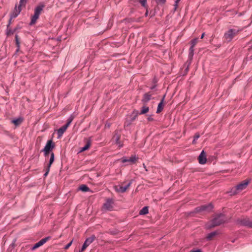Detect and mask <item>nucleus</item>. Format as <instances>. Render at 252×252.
Here are the masks:
<instances>
[{
	"mask_svg": "<svg viewBox=\"0 0 252 252\" xmlns=\"http://www.w3.org/2000/svg\"><path fill=\"white\" fill-rule=\"evenodd\" d=\"M146 0H139L140 3L141 4V5L143 6H145V4L146 3Z\"/></svg>",
	"mask_w": 252,
	"mask_h": 252,
	"instance_id": "32",
	"label": "nucleus"
},
{
	"mask_svg": "<svg viewBox=\"0 0 252 252\" xmlns=\"http://www.w3.org/2000/svg\"><path fill=\"white\" fill-rule=\"evenodd\" d=\"M198 162L200 164H203L206 162V157L205 153L204 151H202L199 155L198 158Z\"/></svg>",
	"mask_w": 252,
	"mask_h": 252,
	"instance_id": "12",
	"label": "nucleus"
},
{
	"mask_svg": "<svg viewBox=\"0 0 252 252\" xmlns=\"http://www.w3.org/2000/svg\"><path fill=\"white\" fill-rule=\"evenodd\" d=\"M225 221V218L223 214H220L217 215L211 222L208 223L206 225V227L207 229H210L219 225Z\"/></svg>",
	"mask_w": 252,
	"mask_h": 252,
	"instance_id": "1",
	"label": "nucleus"
},
{
	"mask_svg": "<svg viewBox=\"0 0 252 252\" xmlns=\"http://www.w3.org/2000/svg\"><path fill=\"white\" fill-rule=\"evenodd\" d=\"M13 31H12L10 29H8L7 30V32H6V34L9 36V35H10L11 34H13Z\"/></svg>",
	"mask_w": 252,
	"mask_h": 252,
	"instance_id": "31",
	"label": "nucleus"
},
{
	"mask_svg": "<svg viewBox=\"0 0 252 252\" xmlns=\"http://www.w3.org/2000/svg\"><path fill=\"white\" fill-rule=\"evenodd\" d=\"M132 181H130L128 184H125L123 183L121 186L115 187V189L117 192L124 193L126 191L127 189L131 184Z\"/></svg>",
	"mask_w": 252,
	"mask_h": 252,
	"instance_id": "6",
	"label": "nucleus"
},
{
	"mask_svg": "<svg viewBox=\"0 0 252 252\" xmlns=\"http://www.w3.org/2000/svg\"><path fill=\"white\" fill-rule=\"evenodd\" d=\"M137 158L135 157H131L128 158H123L121 159V161L123 163L129 162V164H132L135 163L137 161Z\"/></svg>",
	"mask_w": 252,
	"mask_h": 252,
	"instance_id": "11",
	"label": "nucleus"
},
{
	"mask_svg": "<svg viewBox=\"0 0 252 252\" xmlns=\"http://www.w3.org/2000/svg\"><path fill=\"white\" fill-rule=\"evenodd\" d=\"M21 7L22 6H20V5L18 6V8L17 7L16 5L15 6L14 11H13L12 15V18H16L18 15L21 11Z\"/></svg>",
	"mask_w": 252,
	"mask_h": 252,
	"instance_id": "18",
	"label": "nucleus"
},
{
	"mask_svg": "<svg viewBox=\"0 0 252 252\" xmlns=\"http://www.w3.org/2000/svg\"><path fill=\"white\" fill-rule=\"evenodd\" d=\"M50 167H49L48 166L47 167V169H46V172L44 174L45 176H47V175L48 174V173L50 171Z\"/></svg>",
	"mask_w": 252,
	"mask_h": 252,
	"instance_id": "35",
	"label": "nucleus"
},
{
	"mask_svg": "<svg viewBox=\"0 0 252 252\" xmlns=\"http://www.w3.org/2000/svg\"><path fill=\"white\" fill-rule=\"evenodd\" d=\"M147 119L149 121H151L153 120V119L151 117H148Z\"/></svg>",
	"mask_w": 252,
	"mask_h": 252,
	"instance_id": "39",
	"label": "nucleus"
},
{
	"mask_svg": "<svg viewBox=\"0 0 252 252\" xmlns=\"http://www.w3.org/2000/svg\"><path fill=\"white\" fill-rule=\"evenodd\" d=\"M204 34H205V33H203L202 34V35H201V39H202V38H203L204 37Z\"/></svg>",
	"mask_w": 252,
	"mask_h": 252,
	"instance_id": "41",
	"label": "nucleus"
},
{
	"mask_svg": "<svg viewBox=\"0 0 252 252\" xmlns=\"http://www.w3.org/2000/svg\"><path fill=\"white\" fill-rule=\"evenodd\" d=\"M49 237H46L45 238H43L41 239L40 241H39L38 242L36 243L34 246L32 247V250H34L38 248L41 247L43 244H44L48 240L50 239Z\"/></svg>",
	"mask_w": 252,
	"mask_h": 252,
	"instance_id": "10",
	"label": "nucleus"
},
{
	"mask_svg": "<svg viewBox=\"0 0 252 252\" xmlns=\"http://www.w3.org/2000/svg\"><path fill=\"white\" fill-rule=\"evenodd\" d=\"M249 182L245 180L243 181L241 183L238 185L237 186L231 189V195H235L246 189L249 184Z\"/></svg>",
	"mask_w": 252,
	"mask_h": 252,
	"instance_id": "4",
	"label": "nucleus"
},
{
	"mask_svg": "<svg viewBox=\"0 0 252 252\" xmlns=\"http://www.w3.org/2000/svg\"><path fill=\"white\" fill-rule=\"evenodd\" d=\"M158 3H164L166 1V0H158Z\"/></svg>",
	"mask_w": 252,
	"mask_h": 252,
	"instance_id": "36",
	"label": "nucleus"
},
{
	"mask_svg": "<svg viewBox=\"0 0 252 252\" xmlns=\"http://www.w3.org/2000/svg\"><path fill=\"white\" fill-rule=\"evenodd\" d=\"M15 41H16V43L17 46L18 47H19V44H20V42L19 41L18 37L17 35H15Z\"/></svg>",
	"mask_w": 252,
	"mask_h": 252,
	"instance_id": "33",
	"label": "nucleus"
},
{
	"mask_svg": "<svg viewBox=\"0 0 252 252\" xmlns=\"http://www.w3.org/2000/svg\"><path fill=\"white\" fill-rule=\"evenodd\" d=\"M79 189L83 192H87L89 190V188L85 185H81Z\"/></svg>",
	"mask_w": 252,
	"mask_h": 252,
	"instance_id": "24",
	"label": "nucleus"
},
{
	"mask_svg": "<svg viewBox=\"0 0 252 252\" xmlns=\"http://www.w3.org/2000/svg\"><path fill=\"white\" fill-rule=\"evenodd\" d=\"M95 237L94 235L91 236L90 237L87 238L84 243L85 244L87 245L88 247L93 242V241L95 240Z\"/></svg>",
	"mask_w": 252,
	"mask_h": 252,
	"instance_id": "19",
	"label": "nucleus"
},
{
	"mask_svg": "<svg viewBox=\"0 0 252 252\" xmlns=\"http://www.w3.org/2000/svg\"><path fill=\"white\" fill-rule=\"evenodd\" d=\"M85 145L83 147L80 148V151H79L80 153L84 152V151L88 150L91 145V140L90 139H86L85 140Z\"/></svg>",
	"mask_w": 252,
	"mask_h": 252,
	"instance_id": "13",
	"label": "nucleus"
},
{
	"mask_svg": "<svg viewBox=\"0 0 252 252\" xmlns=\"http://www.w3.org/2000/svg\"><path fill=\"white\" fill-rule=\"evenodd\" d=\"M152 94L150 92L145 94L142 99V101L143 102V103L145 104L149 100H150L152 97Z\"/></svg>",
	"mask_w": 252,
	"mask_h": 252,
	"instance_id": "15",
	"label": "nucleus"
},
{
	"mask_svg": "<svg viewBox=\"0 0 252 252\" xmlns=\"http://www.w3.org/2000/svg\"><path fill=\"white\" fill-rule=\"evenodd\" d=\"M148 213V207H143L139 212L140 215H146Z\"/></svg>",
	"mask_w": 252,
	"mask_h": 252,
	"instance_id": "25",
	"label": "nucleus"
},
{
	"mask_svg": "<svg viewBox=\"0 0 252 252\" xmlns=\"http://www.w3.org/2000/svg\"><path fill=\"white\" fill-rule=\"evenodd\" d=\"M67 127H68L64 125L62 126L61 128H60L59 129H58L57 134L58 138H61L62 137L63 133L66 131Z\"/></svg>",
	"mask_w": 252,
	"mask_h": 252,
	"instance_id": "14",
	"label": "nucleus"
},
{
	"mask_svg": "<svg viewBox=\"0 0 252 252\" xmlns=\"http://www.w3.org/2000/svg\"><path fill=\"white\" fill-rule=\"evenodd\" d=\"M54 161V154L53 153H52L51 154L49 163L48 165V166L49 167H51V166L52 164L53 163Z\"/></svg>",
	"mask_w": 252,
	"mask_h": 252,
	"instance_id": "26",
	"label": "nucleus"
},
{
	"mask_svg": "<svg viewBox=\"0 0 252 252\" xmlns=\"http://www.w3.org/2000/svg\"><path fill=\"white\" fill-rule=\"evenodd\" d=\"M149 110V107L147 106L145 104H144L143 106L141 109V111L139 113V115H143L147 113Z\"/></svg>",
	"mask_w": 252,
	"mask_h": 252,
	"instance_id": "20",
	"label": "nucleus"
},
{
	"mask_svg": "<svg viewBox=\"0 0 252 252\" xmlns=\"http://www.w3.org/2000/svg\"><path fill=\"white\" fill-rule=\"evenodd\" d=\"M72 243V240L65 246V247H64V249L67 250L70 247Z\"/></svg>",
	"mask_w": 252,
	"mask_h": 252,
	"instance_id": "34",
	"label": "nucleus"
},
{
	"mask_svg": "<svg viewBox=\"0 0 252 252\" xmlns=\"http://www.w3.org/2000/svg\"><path fill=\"white\" fill-rule=\"evenodd\" d=\"M73 119V117L71 116L67 120V123L65 125V126H66L68 127L70 125V124H71V123L72 122V120Z\"/></svg>",
	"mask_w": 252,
	"mask_h": 252,
	"instance_id": "28",
	"label": "nucleus"
},
{
	"mask_svg": "<svg viewBox=\"0 0 252 252\" xmlns=\"http://www.w3.org/2000/svg\"><path fill=\"white\" fill-rule=\"evenodd\" d=\"M198 42V38H196L193 39L190 41L191 46L189 49V58H192L193 56V52H194V47L196 45V44Z\"/></svg>",
	"mask_w": 252,
	"mask_h": 252,
	"instance_id": "9",
	"label": "nucleus"
},
{
	"mask_svg": "<svg viewBox=\"0 0 252 252\" xmlns=\"http://www.w3.org/2000/svg\"><path fill=\"white\" fill-rule=\"evenodd\" d=\"M163 100L164 98L161 100V101L159 103L158 106V108L157 110V113H159L163 109Z\"/></svg>",
	"mask_w": 252,
	"mask_h": 252,
	"instance_id": "21",
	"label": "nucleus"
},
{
	"mask_svg": "<svg viewBox=\"0 0 252 252\" xmlns=\"http://www.w3.org/2000/svg\"><path fill=\"white\" fill-rule=\"evenodd\" d=\"M138 112L135 113L134 112H133L132 115L130 116L129 118H128L126 120V123H127V125H130L131 122H132L136 119V117L138 116Z\"/></svg>",
	"mask_w": 252,
	"mask_h": 252,
	"instance_id": "16",
	"label": "nucleus"
},
{
	"mask_svg": "<svg viewBox=\"0 0 252 252\" xmlns=\"http://www.w3.org/2000/svg\"><path fill=\"white\" fill-rule=\"evenodd\" d=\"M199 137V134H195L194 135V139L193 140V142L195 140V139H198Z\"/></svg>",
	"mask_w": 252,
	"mask_h": 252,
	"instance_id": "37",
	"label": "nucleus"
},
{
	"mask_svg": "<svg viewBox=\"0 0 252 252\" xmlns=\"http://www.w3.org/2000/svg\"><path fill=\"white\" fill-rule=\"evenodd\" d=\"M120 136L119 134L116 133L115 135L113 136V140L115 141L117 144H120Z\"/></svg>",
	"mask_w": 252,
	"mask_h": 252,
	"instance_id": "23",
	"label": "nucleus"
},
{
	"mask_svg": "<svg viewBox=\"0 0 252 252\" xmlns=\"http://www.w3.org/2000/svg\"><path fill=\"white\" fill-rule=\"evenodd\" d=\"M147 15H148V11H146V13H145V15H146V16H147Z\"/></svg>",
	"mask_w": 252,
	"mask_h": 252,
	"instance_id": "42",
	"label": "nucleus"
},
{
	"mask_svg": "<svg viewBox=\"0 0 252 252\" xmlns=\"http://www.w3.org/2000/svg\"><path fill=\"white\" fill-rule=\"evenodd\" d=\"M45 7V5L43 4H40L34 9V14L32 17L30 25H32L34 24L37 20L38 19L39 15L42 12L43 8Z\"/></svg>",
	"mask_w": 252,
	"mask_h": 252,
	"instance_id": "2",
	"label": "nucleus"
},
{
	"mask_svg": "<svg viewBox=\"0 0 252 252\" xmlns=\"http://www.w3.org/2000/svg\"><path fill=\"white\" fill-rule=\"evenodd\" d=\"M114 201L112 199L108 198L103 206V209L107 211H112L114 208Z\"/></svg>",
	"mask_w": 252,
	"mask_h": 252,
	"instance_id": "5",
	"label": "nucleus"
},
{
	"mask_svg": "<svg viewBox=\"0 0 252 252\" xmlns=\"http://www.w3.org/2000/svg\"><path fill=\"white\" fill-rule=\"evenodd\" d=\"M23 122V119L21 118L13 120L11 122L13 124L16 126H19Z\"/></svg>",
	"mask_w": 252,
	"mask_h": 252,
	"instance_id": "22",
	"label": "nucleus"
},
{
	"mask_svg": "<svg viewBox=\"0 0 252 252\" xmlns=\"http://www.w3.org/2000/svg\"><path fill=\"white\" fill-rule=\"evenodd\" d=\"M217 234L216 232H213L209 234L206 237V238L208 240H211L212 238H213L214 236H215Z\"/></svg>",
	"mask_w": 252,
	"mask_h": 252,
	"instance_id": "27",
	"label": "nucleus"
},
{
	"mask_svg": "<svg viewBox=\"0 0 252 252\" xmlns=\"http://www.w3.org/2000/svg\"><path fill=\"white\" fill-rule=\"evenodd\" d=\"M28 0H20V6H25Z\"/></svg>",
	"mask_w": 252,
	"mask_h": 252,
	"instance_id": "29",
	"label": "nucleus"
},
{
	"mask_svg": "<svg viewBox=\"0 0 252 252\" xmlns=\"http://www.w3.org/2000/svg\"><path fill=\"white\" fill-rule=\"evenodd\" d=\"M54 147V144L53 143L52 140H48L45 146L43 151L45 152V156H47L50 151H51Z\"/></svg>",
	"mask_w": 252,
	"mask_h": 252,
	"instance_id": "8",
	"label": "nucleus"
},
{
	"mask_svg": "<svg viewBox=\"0 0 252 252\" xmlns=\"http://www.w3.org/2000/svg\"><path fill=\"white\" fill-rule=\"evenodd\" d=\"M88 247V246H87V245L85 244V243H84V244L83 245V246L81 248V250L80 251H79V252H83V251H84Z\"/></svg>",
	"mask_w": 252,
	"mask_h": 252,
	"instance_id": "30",
	"label": "nucleus"
},
{
	"mask_svg": "<svg viewBox=\"0 0 252 252\" xmlns=\"http://www.w3.org/2000/svg\"><path fill=\"white\" fill-rule=\"evenodd\" d=\"M178 3H176V2H175V4L174 5V6H175V10H176L177 9V7H178Z\"/></svg>",
	"mask_w": 252,
	"mask_h": 252,
	"instance_id": "38",
	"label": "nucleus"
},
{
	"mask_svg": "<svg viewBox=\"0 0 252 252\" xmlns=\"http://www.w3.org/2000/svg\"><path fill=\"white\" fill-rule=\"evenodd\" d=\"M238 32L239 30L234 29H229L225 32L223 37V40L226 42H230Z\"/></svg>",
	"mask_w": 252,
	"mask_h": 252,
	"instance_id": "3",
	"label": "nucleus"
},
{
	"mask_svg": "<svg viewBox=\"0 0 252 252\" xmlns=\"http://www.w3.org/2000/svg\"><path fill=\"white\" fill-rule=\"evenodd\" d=\"M190 252H201L199 250H195V251H191Z\"/></svg>",
	"mask_w": 252,
	"mask_h": 252,
	"instance_id": "40",
	"label": "nucleus"
},
{
	"mask_svg": "<svg viewBox=\"0 0 252 252\" xmlns=\"http://www.w3.org/2000/svg\"><path fill=\"white\" fill-rule=\"evenodd\" d=\"M213 208V206L211 204H209L208 205H204L199 207H197L195 209L196 212H210Z\"/></svg>",
	"mask_w": 252,
	"mask_h": 252,
	"instance_id": "7",
	"label": "nucleus"
},
{
	"mask_svg": "<svg viewBox=\"0 0 252 252\" xmlns=\"http://www.w3.org/2000/svg\"><path fill=\"white\" fill-rule=\"evenodd\" d=\"M241 223L242 225L247 226L249 227H252V221L249 219L242 220Z\"/></svg>",
	"mask_w": 252,
	"mask_h": 252,
	"instance_id": "17",
	"label": "nucleus"
}]
</instances>
